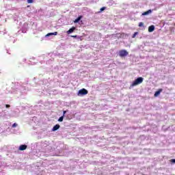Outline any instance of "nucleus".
I'll return each instance as SVG.
<instances>
[{"label":"nucleus","mask_w":175,"mask_h":175,"mask_svg":"<svg viewBox=\"0 0 175 175\" xmlns=\"http://www.w3.org/2000/svg\"><path fill=\"white\" fill-rule=\"evenodd\" d=\"M137 35H139V32H135V33H133L132 38H136V36H137Z\"/></svg>","instance_id":"13"},{"label":"nucleus","mask_w":175,"mask_h":175,"mask_svg":"<svg viewBox=\"0 0 175 175\" xmlns=\"http://www.w3.org/2000/svg\"><path fill=\"white\" fill-rule=\"evenodd\" d=\"M129 55V53L126 51V50H120L119 51V56L121 58H123V57H126L127 55Z\"/></svg>","instance_id":"2"},{"label":"nucleus","mask_w":175,"mask_h":175,"mask_svg":"<svg viewBox=\"0 0 175 175\" xmlns=\"http://www.w3.org/2000/svg\"><path fill=\"white\" fill-rule=\"evenodd\" d=\"M5 107H6L7 109H8V107H10V105H5Z\"/></svg>","instance_id":"20"},{"label":"nucleus","mask_w":175,"mask_h":175,"mask_svg":"<svg viewBox=\"0 0 175 175\" xmlns=\"http://www.w3.org/2000/svg\"><path fill=\"white\" fill-rule=\"evenodd\" d=\"M105 9H106V8L105 7H103L100 8V12H103V10H105Z\"/></svg>","instance_id":"17"},{"label":"nucleus","mask_w":175,"mask_h":175,"mask_svg":"<svg viewBox=\"0 0 175 175\" xmlns=\"http://www.w3.org/2000/svg\"><path fill=\"white\" fill-rule=\"evenodd\" d=\"M155 29V26L151 25L148 27V32H153V31Z\"/></svg>","instance_id":"8"},{"label":"nucleus","mask_w":175,"mask_h":175,"mask_svg":"<svg viewBox=\"0 0 175 175\" xmlns=\"http://www.w3.org/2000/svg\"><path fill=\"white\" fill-rule=\"evenodd\" d=\"M76 29V27H72V28H70L68 31H67V33L69 35L70 33H72V32L75 31V30Z\"/></svg>","instance_id":"7"},{"label":"nucleus","mask_w":175,"mask_h":175,"mask_svg":"<svg viewBox=\"0 0 175 175\" xmlns=\"http://www.w3.org/2000/svg\"><path fill=\"white\" fill-rule=\"evenodd\" d=\"M59 122H62V121H64V116H61L59 119H58Z\"/></svg>","instance_id":"12"},{"label":"nucleus","mask_w":175,"mask_h":175,"mask_svg":"<svg viewBox=\"0 0 175 175\" xmlns=\"http://www.w3.org/2000/svg\"><path fill=\"white\" fill-rule=\"evenodd\" d=\"M28 3H33V0H27Z\"/></svg>","instance_id":"15"},{"label":"nucleus","mask_w":175,"mask_h":175,"mask_svg":"<svg viewBox=\"0 0 175 175\" xmlns=\"http://www.w3.org/2000/svg\"><path fill=\"white\" fill-rule=\"evenodd\" d=\"M53 35L57 36V35H58V32L55 31V32H53V33H47V34L46 35V36H53Z\"/></svg>","instance_id":"10"},{"label":"nucleus","mask_w":175,"mask_h":175,"mask_svg":"<svg viewBox=\"0 0 175 175\" xmlns=\"http://www.w3.org/2000/svg\"><path fill=\"white\" fill-rule=\"evenodd\" d=\"M171 162H172V163H175V159H171Z\"/></svg>","instance_id":"19"},{"label":"nucleus","mask_w":175,"mask_h":175,"mask_svg":"<svg viewBox=\"0 0 175 175\" xmlns=\"http://www.w3.org/2000/svg\"><path fill=\"white\" fill-rule=\"evenodd\" d=\"M143 77H139L137 78L131 84V87H135V85H139V84H142L143 83Z\"/></svg>","instance_id":"1"},{"label":"nucleus","mask_w":175,"mask_h":175,"mask_svg":"<svg viewBox=\"0 0 175 175\" xmlns=\"http://www.w3.org/2000/svg\"><path fill=\"white\" fill-rule=\"evenodd\" d=\"M60 128V126L59 124H55L53 129H52V131L53 132H55V131H58V129Z\"/></svg>","instance_id":"5"},{"label":"nucleus","mask_w":175,"mask_h":175,"mask_svg":"<svg viewBox=\"0 0 175 175\" xmlns=\"http://www.w3.org/2000/svg\"><path fill=\"white\" fill-rule=\"evenodd\" d=\"M71 38H77V35H75V36H71Z\"/></svg>","instance_id":"21"},{"label":"nucleus","mask_w":175,"mask_h":175,"mask_svg":"<svg viewBox=\"0 0 175 175\" xmlns=\"http://www.w3.org/2000/svg\"><path fill=\"white\" fill-rule=\"evenodd\" d=\"M87 94H88V90H85L84 88L81 89L78 92V96H80V95H87Z\"/></svg>","instance_id":"3"},{"label":"nucleus","mask_w":175,"mask_h":175,"mask_svg":"<svg viewBox=\"0 0 175 175\" xmlns=\"http://www.w3.org/2000/svg\"><path fill=\"white\" fill-rule=\"evenodd\" d=\"M150 13H152V11L151 10H149L142 13V16H147L148 14H150Z\"/></svg>","instance_id":"9"},{"label":"nucleus","mask_w":175,"mask_h":175,"mask_svg":"<svg viewBox=\"0 0 175 175\" xmlns=\"http://www.w3.org/2000/svg\"><path fill=\"white\" fill-rule=\"evenodd\" d=\"M81 18H83V16H79L77 19H75V20L74 21V23H75V24L77 23H79V21H80L81 20Z\"/></svg>","instance_id":"11"},{"label":"nucleus","mask_w":175,"mask_h":175,"mask_svg":"<svg viewBox=\"0 0 175 175\" xmlns=\"http://www.w3.org/2000/svg\"><path fill=\"white\" fill-rule=\"evenodd\" d=\"M16 126H17V124L16 123H14L12 124V128H16Z\"/></svg>","instance_id":"16"},{"label":"nucleus","mask_w":175,"mask_h":175,"mask_svg":"<svg viewBox=\"0 0 175 175\" xmlns=\"http://www.w3.org/2000/svg\"><path fill=\"white\" fill-rule=\"evenodd\" d=\"M65 114H66V111H63V117H65Z\"/></svg>","instance_id":"18"},{"label":"nucleus","mask_w":175,"mask_h":175,"mask_svg":"<svg viewBox=\"0 0 175 175\" xmlns=\"http://www.w3.org/2000/svg\"><path fill=\"white\" fill-rule=\"evenodd\" d=\"M144 25V23L143 22H140L139 23V27H143Z\"/></svg>","instance_id":"14"},{"label":"nucleus","mask_w":175,"mask_h":175,"mask_svg":"<svg viewBox=\"0 0 175 175\" xmlns=\"http://www.w3.org/2000/svg\"><path fill=\"white\" fill-rule=\"evenodd\" d=\"M24 150H27V145H21L19 146V150L24 151Z\"/></svg>","instance_id":"6"},{"label":"nucleus","mask_w":175,"mask_h":175,"mask_svg":"<svg viewBox=\"0 0 175 175\" xmlns=\"http://www.w3.org/2000/svg\"><path fill=\"white\" fill-rule=\"evenodd\" d=\"M163 91V89H159L157 92H155L154 94V98L159 96L161 92H162Z\"/></svg>","instance_id":"4"}]
</instances>
